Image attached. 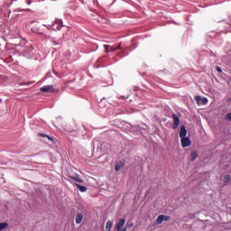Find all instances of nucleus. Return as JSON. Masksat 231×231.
Here are the masks:
<instances>
[{"instance_id": "obj_1", "label": "nucleus", "mask_w": 231, "mask_h": 231, "mask_svg": "<svg viewBox=\"0 0 231 231\" xmlns=\"http://www.w3.org/2000/svg\"><path fill=\"white\" fill-rule=\"evenodd\" d=\"M195 100H196L198 106H206V104H208V98L202 97L201 96H197L195 97Z\"/></svg>"}, {"instance_id": "obj_2", "label": "nucleus", "mask_w": 231, "mask_h": 231, "mask_svg": "<svg viewBox=\"0 0 231 231\" xmlns=\"http://www.w3.org/2000/svg\"><path fill=\"white\" fill-rule=\"evenodd\" d=\"M40 91L42 93H51L53 91V86L52 85H46L40 88Z\"/></svg>"}, {"instance_id": "obj_3", "label": "nucleus", "mask_w": 231, "mask_h": 231, "mask_svg": "<svg viewBox=\"0 0 231 231\" xmlns=\"http://www.w3.org/2000/svg\"><path fill=\"white\" fill-rule=\"evenodd\" d=\"M104 48L106 53H110V51H116V50H120V44L117 45L116 47H113L110 45H104Z\"/></svg>"}, {"instance_id": "obj_4", "label": "nucleus", "mask_w": 231, "mask_h": 231, "mask_svg": "<svg viewBox=\"0 0 231 231\" xmlns=\"http://www.w3.org/2000/svg\"><path fill=\"white\" fill-rule=\"evenodd\" d=\"M172 117H173V125H172V127L174 129H178V127H180V117L176 115V114H173L172 115Z\"/></svg>"}, {"instance_id": "obj_5", "label": "nucleus", "mask_w": 231, "mask_h": 231, "mask_svg": "<svg viewBox=\"0 0 231 231\" xmlns=\"http://www.w3.org/2000/svg\"><path fill=\"white\" fill-rule=\"evenodd\" d=\"M180 142H181L182 147H189L190 146V143H192L190 142V139H189V137H183L182 139H180Z\"/></svg>"}, {"instance_id": "obj_6", "label": "nucleus", "mask_w": 231, "mask_h": 231, "mask_svg": "<svg viewBox=\"0 0 231 231\" xmlns=\"http://www.w3.org/2000/svg\"><path fill=\"white\" fill-rule=\"evenodd\" d=\"M125 226V218H121L116 224V228L117 231H120L122 230V228H124Z\"/></svg>"}, {"instance_id": "obj_7", "label": "nucleus", "mask_w": 231, "mask_h": 231, "mask_svg": "<svg viewBox=\"0 0 231 231\" xmlns=\"http://www.w3.org/2000/svg\"><path fill=\"white\" fill-rule=\"evenodd\" d=\"M163 223V215H160L155 221L153 222L152 226H156L158 225H162Z\"/></svg>"}, {"instance_id": "obj_8", "label": "nucleus", "mask_w": 231, "mask_h": 231, "mask_svg": "<svg viewBox=\"0 0 231 231\" xmlns=\"http://www.w3.org/2000/svg\"><path fill=\"white\" fill-rule=\"evenodd\" d=\"M179 136H180V139L186 138V136H187V128H185V126H182L180 128V132Z\"/></svg>"}, {"instance_id": "obj_9", "label": "nucleus", "mask_w": 231, "mask_h": 231, "mask_svg": "<svg viewBox=\"0 0 231 231\" xmlns=\"http://www.w3.org/2000/svg\"><path fill=\"white\" fill-rule=\"evenodd\" d=\"M82 219H84V215H82V213H79L76 217L77 225H80L82 223Z\"/></svg>"}, {"instance_id": "obj_10", "label": "nucleus", "mask_w": 231, "mask_h": 231, "mask_svg": "<svg viewBox=\"0 0 231 231\" xmlns=\"http://www.w3.org/2000/svg\"><path fill=\"white\" fill-rule=\"evenodd\" d=\"M77 189H79V190L80 192H87L88 191V188L86 186H82L80 184H76Z\"/></svg>"}, {"instance_id": "obj_11", "label": "nucleus", "mask_w": 231, "mask_h": 231, "mask_svg": "<svg viewBox=\"0 0 231 231\" xmlns=\"http://www.w3.org/2000/svg\"><path fill=\"white\" fill-rule=\"evenodd\" d=\"M112 227H113V222L111 220H108L106 224V230L111 231Z\"/></svg>"}, {"instance_id": "obj_12", "label": "nucleus", "mask_w": 231, "mask_h": 231, "mask_svg": "<svg viewBox=\"0 0 231 231\" xmlns=\"http://www.w3.org/2000/svg\"><path fill=\"white\" fill-rule=\"evenodd\" d=\"M71 179L74 180V181H77V183H84V180L79 176L71 177Z\"/></svg>"}, {"instance_id": "obj_13", "label": "nucleus", "mask_w": 231, "mask_h": 231, "mask_svg": "<svg viewBox=\"0 0 231 231\" xmlns=\"http://www.w3.org/2000/svg\"><path fill=\"white\" fill-rule=\"evenodd\" d=\"M7 227H8V223L6 222L0 223V231L5 230V228H7Z\"/></svg>"}, {"instance_id": "obj_14", "label": "nucleus", "mask_w": 231, "mask_h": 231, "mask_svg": "<svg viewBox=\"0 0 231 231\" xmlns=\"http://www.w3.org/2000/svg\"><path fill=\"white\" fill-rule=\"evenodd\" d=\"M190 156H191V162H194V160L198 158V152H192Z\"/></svg>"}, {"instance_id": "obj_15", "label": "nucleus", "mask_w": 231, "mask_h": 231, "mask_svg": "<svg viewBox=\"0 0 231 231\" xmlns=\"http://www.w3.org/2000/svg\"><path fill=\"white\" fill-rule=\"evenodd\" d=\"M122 167H124V164L117 163L116 164L115 170L118 171L119 170L122 169Z\"/></svg>"}, {"instance_id": "obj_16", "label": "nucleus", "mask_w": 231, "mask_h": 231, "mask_svg": "<svg viewBox=\"0 0 231 231\" xmlns=\"http://www.w3.org/2000/svg\"><path fill=\"white\" fill-rule=\"evenodd\" d=\"M230 181V175H226L224 178V183H228Z\"/></svg>"}, {"instance_id": "obj_17", "label": "nucleus", "mask_w": 231, "mask_h": 231, "mask_svg": "<svg viewBox=\"0 0 231 231\" xmlns=\"http://www.w3.org/2000/svg\"><path fill=\"white\" fill-rule=\"evenodd\" d=\"M171 219V217L162 215V221H169Z\"/></svg>"}, {"instance_id": "obj_18", "label": "nucleus", "mask_w": 231, "mask_h": 231, "mask_svg": "<svg viewBox=\"0 0 231 231\" xmlns=\"http://www.w3.org/2000/svg\"><path fill=\"white\" fill-rule=\"evenodd\" d=\"M226 120H229V122H231V112L226 116Z\"/></svg>"}, {"instance_id": "obj_19", "label": "nucleus", "mask_w": 231, "mask_h": 231, "mask_svg": "<svg viewBox=\"0 0 231 231\" xmlns=\"http://www.w3.org/2000/svg\"><path fill=\"white\" fill-rule=\"evenodd\" d=\"M217 71L218 72V73H222V69L219 68V67H217Z\"/></svg>"}, {"instance_id": "obj_20", "label": "nucleus", "mask_w": 231, "mask_h": 231, "mask_svg": "<svg viewBox=\"0 0 231 231\" xmlns=\"http://www.w3.org/2000/svg\"><path fill=\"white\" fill-rule=\"evenodd\" d=\"M129 228H131V226H133V223H131L130 225H128Z\"/></svg>"}, {"instance_id": "obj_21", "label": "nucleus", "mask_w": 231, "mask_h": 231, "mask_svg": "<svg viewBox=\"0 0 231 231\" xmlns=\"http://www.w3.org/2000/svg\"><path fill=\"white\" fill-rule=\"evenodd\" d=\"M227 102H231V97L227 99Z\"/></svg>"}, {"instance_id": "obj_22", "label": "nucleus", "mask_w": 231, "mask_h": 231, "mask_svg": "<svg viewBox=\"0 0 231 231\" xmlns=\"http://www.w3.org/2000/svg\"><path fill=\"white\" fill-rule=\"evenodd\" d=\"M28 5H32V1H29V2H28Z\"/></svg>"}, {"instance_id": "obj_23", "label": "nucleus", "mask_w": 231, "mask_h": 231, "mask_svg": "<svg viewBox=\"0 0 231 231\" xmlns=\"http://www.w3.org/2000/svg\"><path fill=\"white\" fill-rule=\"evenodd\" d=\"M27 12H30V9H26Z\"/></svg>"}, {"instance_id": "obj_24", "label": "nucleus", "mask_w": 231, "mask_h": 231, "mask_svg": "<svg viewBox=\"0 0 231 231\" xmlns=\"http://www.w3.org/2000/svg\"><path fill=\"white\" fill-rule=\"evenodd\" d=\"M0 102H2V100L0 99Z\"/></svg>"}]
</instances>
